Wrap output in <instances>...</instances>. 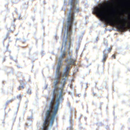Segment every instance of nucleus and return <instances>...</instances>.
I'll return each instance as SVG.
<instances>
[{
  "label": "nucleus",
  "instance_id": "nucleus-4",
  "mask_svg": "<svg viewBox=\"0 0 130 130\" xmlns=\"http://www.w3.org/2000/svg\"><path fill=\"white\" fill-rule=\"evenodd\" d=\"M23 87H24L23 85H21V86H19V87L18 89L19 90H20V89L21 88H23Z\"/></svg>",
  "mask_w": 130,
  "mask_h": 130
},
{
  "label": "nucleus",
  "instance_id": "nucleus-13",
  "mask_svg": "<svg viewBox=\"0 0 130 130\" xmlns=\"http://www.w3.org/2000/svg\"><path fill=\"white\" fill-rule=\"evenodd\" d=\"M95 93H93V94L94 95H95Z\"/></svg>",
  "mask_w": 130,
  "mask_h": 130
},
{
  "label": "nucleus",
  "instance_id": "nucleus-9",
  "mask_svg": "<svg viewBox=\"0 0 130 130\" xmlns=\"http://www.w3.org/2000/svg\"><path fill=\"white\" fill-rule=\"evenodd\" d=\"M112 56L113 57V58H115V56L114 55H112Z\"/></svg>",
  "mask_w": 130,
  "mask_h": 130
},
{
  "label": "nucleus",
  "instance_id": "nucleus-2",
  "mask_svg": "<svg viewBox=\"0 0 130 130\" xmlns=\"http://www.w3.org/2000/svg\"><path fill=\"white\" fill-rule=\"evenodd\" d=\"M27 94H30L31 93V90L30 89H28L27 91Z\"/></svg>",
  "mask_w": 130,
  "mask_h": 130
},
{
  "label": "nucleus",
  "instance_id": "nucleus-3",
  "mask_svg": "<svg viewBox=\"0 0 130 130\" xmlns=\"http://www.w3.org/2000/svg\"><path fill=\"white\" fill-rule=\"evenodd\" d=\"M103 57L106 58L107 57V55L106 54H104L105 51H103Z\"/></svg>",
  "mask_w": 130,
  "mask_h": 130
},
{
  "label": "nucleus",
  "instance_id": "nucleus-8",
  "mask_svg": "<svg viewBox=\"0 0 130 130\" xmlns=\"http://www.w3.org/2000/svg\"><path fill=\"white\" fill-rule=\"evenodd\" d=\"M79 49V48L78 47H77L76 48V53H77V51H78Z\"/></svg>",
  "mask_w": 130,
  "mask_h": 130
},
{
  "label": "nucleus",
  "instance_id": "nucleus-1",
  "mask_svg": "<svg viewBox=\"0 0 130 130\" xmlns=\"http://www.w3.org/2000/svg\"><path fill=\"white\" fill-rule=\"evenodd\" d=\"M22 96L20 94H19L17 96V98L19 100H20L22 98Z\"/></svg>",
  "mask_w": 130,
  "mask_h": 130
},
{
  "label": "nucleus",
  "instance_id": "nucleus-7",
  "mask_svg": "<svg viewBox=\"0 0 130 130\" xmlns=\"http://www.w3.org/2000/svg\"><path fill=\"white\" fill-rule=\"evenodd\" d=\"M47 87V85H45V87H44V89H45V88H46Z\"/></svg>",
  "mask_w": 130,
  "mask_h": 130
},
{
  "label": "nucleus",
  "instance_id": "nucleus-6",
  "mask_svg": "<svg viewBox=\"0 0 130 130\" xmlns=\"http://www.w3.org/2000/svg\"><path fill=\"white\" fill-rule=\"evenodd\" d=\"M107 50H108V51L109 52H110L111 50H110V47H109L108 48H107Z\"/></svg>",
  "mask_w": 130,
  "mask_h": 130
},
{
  "label": "nucleus",
  "instance_id": "nucleus-5",
  "mask_svg": "<svg viewBox=\"0 0 130 130\" xmlns=\"http://www.w3.org/2000/svg\"><path fill=\"white\" fill-rule=\"evenodd\" d=\"M106 60V57H103V58L102 59V61H104L105 60Z\"/></svg>",
  "mask_w": 130,
  "mask_h": 130
},
{
  "label": "nucleus",
  "instance_id": "nucleus-14",
  "mask_svg": "<svg viewBox=\"0 0 130 130\" xmlns=\"http://www.w3.org/2000/svg\"><path fill=\"white\" fill-rule=\"evenodd\" d=\"M126 19V18H125V19Z\"/></svg>",
  "mask_w": 130,
  "mask_h": 130
},
{
  "label": "nucleus",
  "instance_id": "nucleus-11",
  "mask_svg": "<svg viewBox=\"0 0 130 130\" xmlns=\"http://www.w3.org/2000/svg\"><path fill=\"white\" fill-rule=\"evenodd\" d=\"M10 58L12 59H13L12 57V56H10Z\"/></svg>",
  "mask_w": 130,
  "mask_h": 130
},
{
  "label": "nucleus",
  "instance_id": "nucleus-15",
  "mask_svg": "<svg viewBox=\"0 0 130 130\" xmlns=\"http://www.w3.org/2000/svg\"><path fill=\"white\" fill-rule=\"evenodd\" d=\"M77 96H78V95H77Z\"/></svg>",
  "mask_w": 130,
  "mask_h": 130
},
{
  "label": "nucleus",
  "instance_id": "nucleus-10",
  "mask_svg": "<svg viewBox=\"0 0 130 130\" xmlns=\"http://www.w3.org/2000/svg\"><path fill=\"white\" fill-rule=\"evenodd\" d=\"M79 37L81 39H82V36H79Z\"/></svg>",
  "mask_w": 130,
  "mask_h": 130
},
{
  "label": "nucleus",
  "instance_id": "nucleus-12",
  "mask_svg": "<svg viewBox=\"0 0 130 130\" xmlns=\"http://www.w3.org/2000/svg\"><path fill=\"white\" fill-rule=\"evenodd\" d=\"M20 17H21L20 16H19V18L20 20L21 19V18H20Z\"/></svg>",
  "mask_w": 130,
  "mask_h": 130
}]
</instances>
